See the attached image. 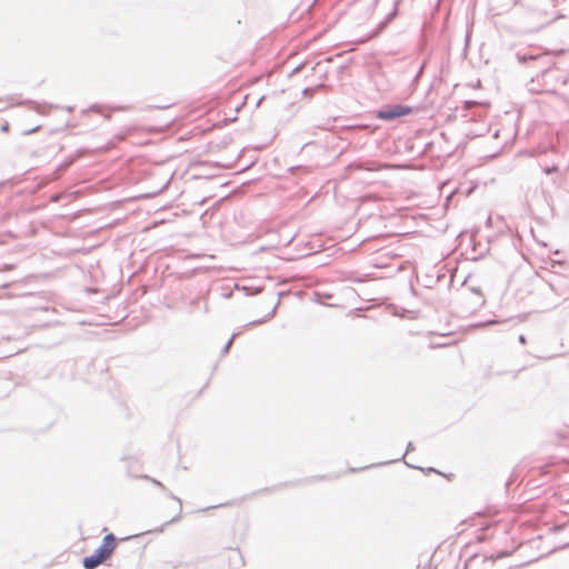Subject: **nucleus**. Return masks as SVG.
<instances>
[{"label": "nucleus", "mask_w": 569, "mask_h": 569, "mask_svg": "<svg viewBox=\"0 0 569 569\" xmlns=\"http://www.w3.org/2000/svg\"><path fill=\"white\" fill-rule=\"evenodd\" d=\"M486 323H487V322H480V323H478L477 326H483V325H486Z\"/></svg>", "instance_id": "obj_31"}, {"label": "nucleus", "mask_w": 569, "mask_h": 569, "mask_svg": "<svg viewBox=\"0 0 569 569\" xmlns=\"http://www.w3.org/2000/svg\"><path fill=\"white\" fill-rule=\"evenodd\" d=\"M507 556H508V552H501L498 555H491L489 557H483L481 559L482 569H492L497 559H501Z\"/></svg>", "instance_id": "obj_8"}, {"label": "nucleus", "mask_w": 569, "mask_h": 569, "mask_svg": "<svg viewBox=\"0 0 569 569\" xmlns=\"http://www.w3.org/2000/svg\"><path fill=\"white\" fill-rule=\"evenodd\" d=\"M73 109H74L73 107H67L68 111H72Z\"/></svg>", "instance_id": "obj_30"}, {"label": "nucleus", "mask_w": 569, "mask_h": 569, "mask_svg": "<svg viewBox=\"0 0 569 569\" xmlns=\"http://www.w3.org/2000/svg\"><path fill=\"white\" fill-rule=\"evenodd\" d=\"M81 153L82 150L79 149L74 154L68 157L61 163H59L53 172L54 178L59 179L76 162Z\"/></svg>", "instance_id": "obj_4"}, {"label": "nucleus", "mask_w": 569, "mask_h": 569, "mask_svg": "<svg viewBox=\"0 0 569 569\" xmlns=\"http://www.w3.org/2000/svg\"><path fill=\"white\" fill-rule=\"evenodd\" d=\"M406 465H407L408 467L412 468V469H420V470H422V468H421V467L413 466V465H410V463H408V462H406Z\"/></svg>", "instance_id": "obj_25"}, {"label": "nucleus", "mask_w": 569, "mask_h": 569, "mask_svg": "<svg viewBox=\"0 0 569 569\" xmlns=\"http://www.w3.org/2000/svg\"><path fill=\"white\" fill-rule=\"evenodd\" d=\"M398 3H399V0H397L395 2L392 11H390L385 17V19L379 22V24L373 30V32L369 34V37H368L369 39H372V38L379 36L388 27V24L397 17V14H398Z\"/></svg>", "instance_id": "obj_3"}, {"label": "nucleus", "mask_w": 569, "mask_h": 569, "mask_svg": "<svg viewBox=\"0 0 569 569\" xmlns=\"http://www.w3.org/2000/svg\"><path fill=\"white\" fill-rule=\"evenodd\" d=\"M238 333H232V336L230 337V339L227 341V343L223 346L222 350H221V353L222 356L227 355L231 348V345L234 340V338L237 337Z\"/></svg>", "instance_id": "obj_12"}, {"label": "nucleus", "mask_w": 569, "mask_h": 569, "mask_svg": "<svg viewBox=\"0 0 569 569\" xmlns=\"http://www.w3.org/2000/svg\"><path fill=\"white\" fill-rule=\"evenodd\" d=\"M302 67H303V63L298 64V66H297V67L291 71V73H290V74L292 76V74H295V73L299 72V71L302 69Z\"/></svg>", "instance_id": "obj_19"}, {"label": "nucleus", "mask_w": 569, "mask_h": 569, "mask_svg": "<svg viewBox=\"0 0 569 569\" xmlns=\"http://www.w3.org/2000/svg\"><path fill=\"white\" fill-rule=\"evenodd\" d=\"M0 129L2 132H8L10 129V124L8 122H4Z\"/></svg>", "instance_id": "obj_18"}, {"label": "nucleus", "mask_w": 569, "mask_h": 569, "mask_svg": "<svg viewBox=\"0 0 569 569\" xmlns=\"http://www.w3.org/2000/svg\"><path fill=\"white\" fill-rule=\"evenodd\" d=\"M133 537H134V536H128V537L123 538L122 540H129V539H131V538H133Z\"/></svg>", "instance_id": "obj_28"}, {"label": "nucleus", "mask_w": 569, "mask_h": 569, "mask_svg": "<svg viewBox=\"0 0 569 569\" xmlns=\"http://www.w3.org/2000/svg\"><path fill=\"white\" fill-rule=\"evenodd\" d=\"M470 290H471L473 293H476V295H478L479 297H481V298H482V292H481L480 288H471Z\"/></svg>", "instance_id": "obj_21"}, {"label": "nucleus", "mask_w": 569, "mask_h": 569, "mask_svg": "<svg viewBox=\"0 0 569 569\" xmlns=\"http://www.w3.org/2000/svg\"><path fill=\"white\" fill-rule=\"evenodd\" d=\"M516 58L520 64H529L531 62L540 63L547 59L543 54H532L528 52H517Z\"/></svg>", "instance_id": "obj_5"}, {"label": "nucleus", "mask_w": 569, "mask_h": 569, "mask_svg": "<svg viewBox=\"0 0 569 569\" xmlns=\"http://www.w3.org/2000/svg\"><path fill=\"white\" fill-rule=\"evenodd\" d=\"M119 539L112 533H107L94 551L82 558V567L84 569H96L100 565L109 560L118 546Z\"/></svg>", "instance_id": "obj_1"}, {"label": "nucleus", "mask_w": 569, "mask_h": 569, "mask_svg": "<svg viewBox=\"0 0 569 569\" xmlns=\"http://www.w3.org/2000/svg\"><path fill=\"white\" fill-rule=\"evenodd\" d=\"M103 116H104V118H106V119H108V120L111 118V114H110V113H106V114H103Z\"/></svg>", "instance_id": "obj_27"}, {"label": "nucleus", "mask_w": 569, "mask_h": 569, "mask_svg": "<svg viewBox=\"0 0 569 569\" xmlns=\"http://www.w3.org/2000/svg\"><path fill=\"white\" fill-rule=\"evenodd\" d=\"M244 289L247 290V295L248 296H252V295H258L260 292V289L259 288H251V291H249L248 288L244 287Z\"/></svg>", "instance_id": "obj_17"}, {"label": "nucleus", "mask_w": 569, "mask_h": 569, "mask_svg": "<svg viewBox=\"0 0 569 569\" xmlns=\"http://www.w3.org/2000/svg\"><path fill=\"white\" fill-rule=\"evenodd\" d=\"M415 450V445L412 441L407 443L406 452L398 459L392 460V462L405 460L406 455Z\"/></svg>", "instance_id": "obj_14"}, {"label": "nucleus", "mask_w": 569, "mask_h": 569, "mask_svg": "<svg viewBox=\"0 0 569 569\" xmlns=\"http://www.w3.org/2000/svg\"><path fill=\"white\" fill-rule=\"evenodd\" d=\"M140 478L142 479H146V480H149L151 481L154 486H157L158 488H160L162 491H167V487L159 480H157L156 478H151L150 476L148 475H142Z\"/></svg>", "instance_id": "obj_11"}, {"label": "nucleus", "mask_w": 569, "mask_h": 569, "mask_svg": "<svg viewBox=\"0 0 569 569\" xmlns=\"http://www.w3.org/2000/svg\"><path fill=\"white\" fill-rule=\"evenodd\" d=\"M556 170H557V168H556V167H552V168L547 169V170H546V172H547V173H551V172H553V171H556Z\"/></svg>", "instance_id": "obj_26"}, {"label": "nucleus", "mask_w": 569, "mask_h": 569, "mask_svg": "<svg viewBox=\"0 0 569 569\" xmlns=\"http://www.w3.org/2000/svg\"><path fill=\"white\" fill-rule=\"evenodd\" d=\"M289 171L292 174H305V173H309L310 169L306 166H293V167L289 168Z\"/></svg>", "instance_id": "obj_10"}, {"label": "nucleus", "mask_w": 569, "mask_h": 569, "mask_svg": "<svg viewBox=\"0 0 569 569\" xmlns=\"http://www.w3.org/2000/svg\"><path fill=\"white\" fill-rule=\"evenodd\" d=\"M413 111V108L402 103L388 104L377 111V118L382 121H395L406 117Z\"/></svg>", "instance_id": "obj_2"}, {"label": "nucleus", "mask_w": 569, "mask_h": 569, "mask_svg": "<svg viewBox=\"0 0 569 569\" xmlns=\"http://www.w3.org/2000/svg\"><path fill=\"white\" fill-rule=\"evenodd\" d=\"M222 506H223L222 503L221 505H217V506H209V507L203 508L202 511H207L209 509H213V508H218V507H222Z\"/></svg>", "instance_id": "obj_23"}, {"label": "nucleus", "mask_w": 569, "mask_h": 569, "mask_svg": "<svg viewBox=\"0 0 569 569\" xmlns=\"http://www.w3.org/2000/svg\"><path fill=\"white\" fill-rule=\"evenodd\" d=\"M101 109L102 107L100 104L93 103L87 109V111L100 112Z\"/></svg>", "instance_id": "obj_16"}, {"label": "nucleus", "mask_w": 569, "mask_h": 569, "mask_svg": "<svg viewBox=\"0 0 569 569\" xmlns=\"http://www.w3.org/2000/svg\"><path fill=\"white\" fill-rule=\"evenodd\" d=\"M427 472H436V473H440V471H438L436 468L433 467H429L427 468Z\"/></svg>", "instance_id": "obj_24"}, {"label": "nucleus", "mask_w": 569, "mask_h": 569, "mask_svg": "<svg viewBox=\"0 0 569 569\" xmlns=\"http://www.w3.org/2000/svg\"><path fill=\"white\" fill-rule=\"evenodd\" d=\"M40 126H36L34 128L30 129V130H27L24 133L26 134H29V133H33L36 132L37 130H39Z\"/></svg>", "instance_id": "obj_22"}, {"label": "nucleus", "mask_w": 569, "mask_h": 569, "mask_svg": "<svg viewBox=\"0 0 569 569\" xmlns=\"http://www.w3.org/2000/svg\"><path fill=\"white\" fill-rule=\"evenodd\" d=\"M312 479H325V476L313 477Z\"/></svg>", "instance_id": "obj_29"}, {"label": "nucleus", "mask_w": 569, "mask_h": 569, "mask_svg": "<svg viewBox=\"0 0 569 569\" xmlns=\"http://www.w3.org/2000/svg\"><path fill=\"white\" fill-rule=\"evenodd\" d=\"M164 492L168 496V498L174 500L178 503L176 516L172 517L171 519H169L168 521H166V525L176 523L181 519V516H182V500L179 497H177L174 493L169 491L168 489Z\"/></svg>", "instance_id": "obj_7"}, {"label": "nucleus", "mask_w": 569, "mask_h": 569, "mask_svg": "<svg viewBox=\"0 0 569 569\" xmlns=\"http://www.w3.org/2000/svg\"><path fill=\"white\" fill-rule=\"evenodd\" d=\"M279 305H280V301L278 300L277 303L274 305V307L272 308V310L264 317V319H258V320L250 321L248 323V326H256V325L262 323L263 321L270 320L276 315V311H277V308L279 307Z\"/></svg>", "instance_id": "obj_9"}, {"label": "nucleus", "mask_w": 569, "mask_h": 569, "mask_svg": "<svg viewBox=\"0 0 569 569\" xmlns=\"http://www.w3.org/2000/svg\"><path fill=\"white\" fill-rule=\"evenodd\" d=\"M518 341L521 343V345H526L527 343V338L525 335H520L518 337Z\"/></svg>", "instance_id": "obj_20"}, {"label": "nucleus", "mask_w": 569, "mask_h": 569, "mask_svg": "<svg viewBox=\"0 0 569 569\" xmlns=\"http://www.w3.org/2000/svg\"><path fill=\"white\" fill-rule=\"evenodd\" d=\"M479 559V555L478 553H475L472 555L471 557L468 558V560L466 561V565L465 567L468 568L470 566H472L477 560Z\"/></svg>", "instance_id": "obj_15"}, {"label": "nucleus", "mask_w": 569, "mask_h": 569, "mask_svg": "<svg viewBox=\"0 0 569 569\" xmlns=\"http://www.w3.org/2000/svg\"><path fill=\"white\" fill-rule=\"evenodd\" d=\"M322 86H323V84H319V86H317V87H312V88H305V89L302 90V96H303V97H309V98H311V97L313 96L315 91H317V90H318L319 88H321Z\"/></svg>", "instance_id": "obj_13"}, {"label": "nucleus", "mask_w": 569, "mask_h": 569, "mask_svg": "<svg viewBox=\"0 0 569 569\" xmlns=\"http://www.w3.org/2000/svg\"><path fill=\"white\" fill-rule=\"evenodd\" d=\"M346 170L348 171H375L377 170V167L373 162H362V161H355L350 162Z\"/></svg>", "instance_id": "obj_6"}]
</instances>
